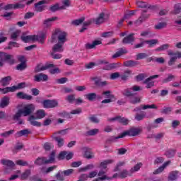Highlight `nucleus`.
<instances>
[{
    "label": "nucleus",
    "instance_id": "f257e3e1",
    "mask_svg": "<svg viewBox=\"0 0 181 181\" xmlns=\"http://www.w3.org/2000/svg\"><path fill=\"white\" fill-rule=\"evenodd\" d=\"M141 132H142V127H132L129 130L124 132L118 136L110 137L109 141H110V142H117V139H119V138H124V136H127V135L128 136H138Z\"/></svg>",
    "mask_w": 181,
    "mask_h": 181
},
{
    "label": "nucleus",
    "instance_id": "f03ea898",
    "mask_svg": "<svg viewBox=\"0 0 181 181\" xmlns=\"http://www.w3.org/2000/svg\"><path fill=\"white\" fill-rule=\"evenodd\" d=\"M35 111V105L33 104L27 105L24 107L23 109H19L15 115H13V121H18V119H21V117H28V115H30L32 112Z\"/></svg>",
    "mask_w": 181,
    "mask_h": 181
},
{
    "label": "nucleus",
    "instance_id": "7ed1b4c3",
    "mask_svg": "<svg viewBox=\"0 0 181 181\" xmlns=\"http://www.w3.org/2000/svg\"><path fill=\"white\" fill-rule=\"evenodd\" d=\"M57 40L59 43H66L67 42V33L59 29L55 30L51 37V43H56Z\"/></svg>",
    "mask_w": 181,
    "mask_h": 181
},
{
    "label": "nucleus",
    "instance_id": "20e7f679",
    "mask_svg": "<svg viewBox=\"0 0 181 181\" xmlns=\"http://www.w3.org/2000/svg\"><path fill=\"white\" fill-rule=\"evenodd\" d=\"M45 39H46V32H41L40 35H26V36H21V40L25 42V43H28V42H35L37 40L40 42L41 45H43L45 42Z\"/></svg>",
    "mask_w": 181,
    "mask_h": 181
},
{
    "label": "nucleus",
    "instance_id": "39448f33",
    "mask_svg": "<svg viewBox=\"0 0 181 181\" xmlns=\"http://www.w3.org/2000/svg\"><path fill=\"white\" fill-rule=\"evenodd\" d=\"M142 88L139 86H134L131 88H127L123 90V95H125V97H132L134 96V93L132 91H141Z\"/></svg>",
    "mask_w": 181,
    "mask_h": 181
},
{
    "label": "nucleus",
    "instance_id": "423d86ee",
    "mask_svg": "<svg viewBox=\"0 0 181 181\" xmlns=\"http://www.w3.org/2000/svg\"><path fill=\"white\" fill-rule=\"evenodd\" d=\"M159 78V75H153L151 76L150 77H148V78H146L143 83L144 84H146V88H151V87H153V86H155V81H152L155 78Z\"/></svg>",
    "mask_w": 181,
    "mask_h": 181
},
{
    "label": "nucleus",
    "instance_id": "0eeeda50",
    "mask_svg": "<svg viewBox=\"0 0 181 181\" xmlns=\"http://www.w3.org/2000/svg\"><path fill=\"white\" fill-rule=\"evenodd\" d=\"M0 59L1 60H6L8 64H13L15 63V59H13V56L11 54H8L4 52H0Z\"/></svg>",
    "mask_w": 181,
    "mask_h": 181
},
{
    "label": "nucleus",
    "instance_id": "6e6552de",
    "mask_svg": "<svg viewBox=\"0 0 181 181\" xmlns=\"http://www.w3.org/2000/svg\"><path fill=\"white\" fill-rule=\"evenodd\" d=\"M42 105L44 108H54L57 107L58 103L56 100H47L42 102Z\"/></svg>",
    "mask_w": 181,
    "mask_h": 181
},
{
    "label": "nucleus",
    "instance_id": "1a4fd4ad",
    "mask_svg": "<svg viewBox=\"0 0 181 181\" xmlns=\"http://www.w3.org/2000/svg\"><path fill=\"white\" fill-rule=\"evenodd\" d=\"M47 80H49V76L43 73L38 74L34 76V81H36L37 83H40V81H47Z\"/></svg>",
    "mask_w": 181,
    "mask_h": 181
},
{
    "label": "nucleus",
    "instance_id": "9d476101",
    "mask_svg": "<svg viewBox=\"0 0 181 181\" xmlns=\"http://www.w3.org/2000/svg\"><path fill=\"white\" fill-rule=\"evenodd\" d=\"M108 21V17L104 13H101L99 16L95 20V23L96 25H101V23H104V22H107Z\"/></svg>",
    "mask_w": 181,
    "mask_h": 181
},
{
    "label": "nucleus",
    "instance_id": "9b49d317",
    "mask_svg": "<svg viewBox=\"0 0 181 181\" xmlns=\"http://www.w3.org/2000/svg\"><path fill=\"white\" fill-rule=\"evenodd\" d=\"M9 104H11V99L8 96H4L0 100V108H6Z\"/></svg>",
    "mask_w": 181,
    "mask_h": 181
},
{
    "label": "nucleus",
    "instance_id": "f8f14e48",
    "mask_svg": "<svg viewBox=\"0 0 181 181\" xmlns=\"http://www.w3.org/2000/svg\"><path fill=\"white\" fill-rule=\"evenodd\" d=\"M134 36H135V33L129 34L122 40V43L124 45H129V43H134V42H135V37Z\"/></svg>",
    "mask_w": 181,
    "mask_h": 181
},
{
    "label": "nucleus",
    "instance_id": "ddd939ff",
    "mask_svg": "<svg viewBox=\"0 0 181 181\" xmlns=\"http://www.w3.org/2000/svg\"><path fill=\"white\" fill-rule=\"evenodd\" d=\"M64 45V43L57 42L52 47V52L62 53V52L64 51V48H63Z\"/></svg>",
    "mask_w": 181,
    "mask_h": 181
},
{
    "label": "nucleus",
    "instance_id": "4468645a",
    "mask_svg": "<svg viewBox=\"0 0 181 181\" xmlns=\"http://www.w3.org/2000/svg\"><path fill=\"white\" fill-rule=\"evenodd\" d=\"M148 18L149 14L142 13L139 19L134 22L135 25L139 26V25H142L143 22H145Z\"/></svg>",
    "mask_w": 181,
    "mask_h": 181
},
{
    "label": "nucleus",
    "instance_id": "2eb2a0df",
    "mask_svg": "<svg viewBox=\"0 0 181 181\" xmlns=\"http://www.w3.org/2000/svg\"><path fill=\"white\" fill-rule=\"evenodd\" d=\"M54 21H57V17H52L50 18H47L44 20L42 25L44 28H50L52 26V23L54 22Z\"/></svg>",
    "mask_w": 181,
    "mask_h": 181
},
{
    "label": "nucleus",
    "instance_id": "dca6fc26",
    "mask_svg": "<svg viewBox=\"0 0 181 181\" xmlns=\"http://www.w3.org/2000/svg\"><path fill=\"white\" fill-rule=\"evenodd\" d=\"M17 98H19L20 100H30L33 97L32 95H28L23 92H18L16 93Z\"/></svg>",
    "mask_w": 181,
    "mask_h": 181
},
{
    "label": "nucleus",
    "instance_id": "f3484780",
    "mask_svg": "<svg viewBox=\"0 0 181 181\" xmlns=\"http://www.w3.org/2000/svg\"><path fill=\"white\" fill-rule=\"evenodd\" d=\"M26 87V83L25 82H22L18 84V86H13L11 87H8L10 90V93H13L16 91V90H21L22 88H25Z\"/></svg>",
    "mask_w": 181,
    "mask_h": 181
},
{
    "label": "nucleus",
    "instance_id": "a211bd4d",
    "mask_svg": "<svg viewBox=\"0 0 181 181\" xmlns=\"http://www.w3.org/2000/svg\"><path fill=\"white\" fill-rule=\"evenodd\" d=\"M45 4L46 1L45 0L40 1L38 3L35 4V11L36 12H42L45 11Z\"/></svg>",
    "mask_w": 181,
    "mask_h": 181
},
{
    "label": "nucleus",
    "instance_id": "6ab92c4d",
    "mask_svg": "<svg viewBox=\"0 0 181 181\" xmlns=\"http://www.w3.org/2000/svg\"><path fill=\"white\" fill-rule=\"evenodd\" d=\"M36 119V117L33 115L30 116L28 118V121L33 127H42V123H40V122H37Z\"/></svg>",
    "mask_w": 181,
    "mask_h": 181
},
{
    "label": "nucleus",
    "instance_id": "aec40b11",
    "mask_svg": "<svg viewBox=\"0 0 181 181\" xmlns=\"http://www.w3.org/2000/svg\"><path fill=\"white\" fill-rule=\"evenodd\" d=\"M54 64H49V65L42 66L40 65H38L35 69V73H40V71L47 70V69H50V67H54Z\"/></svg>",
    "mask_w": 181,
    "mask_h": 181
},
{
    "label": "nucleus",
    "instance_id": "412c9836",
    "mask_svg": "<svg viewBox=\"0 0 181 181\" xmlns=\"http://www.w3.org/2000/svg\"><path fill=\"white\" fill-rule=\"evenodd\" d=\"M127 53H128V51H127V49L124 48H120L115 54L112 56V59H117V57L122 56V54H127Z\"/></svg>",
    "mask_w": 181,
    "mask_h": 181
},
{
    "label": "nucleus",
    "instance_id": "4be33fe9",
    "mask_svg": "<svg viewBox=\"0 0 181 181\" xmlns=\"http://www.w3.org/2000/svg\"><path fill=\"white\" fill-rule=\"evenodd\" d=\"M12 80V77L10 76L2 78L0 81V84L3 86V87H6V86H9V83Z\"/></svg>",
    "mask_w": 181,
    "mask_h": 181
},
{
    "label": "nucleus",
    "instance_id": "5701e85b",
    "mask_svg": "<svg viewBox=\"0 0 181 181\" xmlns=\"http://www.w3.org/2000/svg\"><path fill=\"white\" fill-rule=\"evenodd\" d=\"M168 165H170V161H167L163 163L162 166L154 170L153 175H158V173H162L163 170H165V168L168 166Z\"/></svg>",
    "mask_w": 181,
    "mask_h": 181
},
{
    "label": "nucleus",
    "instance_id": "b1692460",
    "mask_svg": "<svg viewBox=\"0 0 181 181\" xmlns=\"http://www.w3.org/2000/svg\"><path fill=\"white\" fill-rule=\"evenodd\" d=\"M146 117V112H141L140 113H136L135 115L134 119H136V121H142Z\"/></svg>",
    "mask_w": 181,
    "mask_h": 181
},
{
    "label": "nucleus",
    "instance_id": "393cba45",
    "mask_svg": "<svg viewBox=\"0 0 181 181\" xmlns=\"http://www.w3.org/2000/svg\"><path fill=\"white\" fill-rule=\"evenodd\" d=\"M35 117L37 119H42V118H45V117H46V112L43 110H38L35 112Z\"/></svg>",
    "mask_w": 181,
    "mask_h": 181
},
{
    "label": "nucleus",
    "instance_id": "a878e982",
    "mask_svg": "<svg viewBox=\"0 0 181 181\" xmlns=\"http://www.w3.org/2000/svg\"><path fill=\"white\" fill-rule=\"evenodd\" d=\"M54 139L57 141L58 148H62L64 145V139L54 135Z\"/></svg>",
    "mask_w": 181,
    "mask_h": 181
},
{
    "label": "nucleus",
    "instance_id": "bb28decb",
    "mask_svg": "<svg viewBox=\"0 0 181 181\" xmlns=\"http://www.w3.org/2000/svg\"><path fill=\"white\" fill-rule=\"evenodd\" d=\"M70 5H71V1L70 0H64L62 1V5L59 6V9H61V11L66 10Z\"/></svg>",
    "mask_w": 181,
    "mask_h": 181
},
{
    "label": "nucleus",
    "instance_id": "cd10ccee",
    "mask_svg": "<svg viewBox=\"0 0 181 181\" xmlns=\"http://www.w3.org/2000/svg\"><path fill=\"white\" fill-rule=\"evenodd\" d=\"M132 74V71L131 70L124 71V73L120 76L121 80H122L123 81H127V80H128V77H129Z\"/></svg>",
    "mask_w": 181,
    "mask_h": 181
},
{
    "label": "nucleus",
    "instance_id": "c85d7f7f",
    "mask_svg": "<svg viewBox=\"0 0 181 181\" xmlns=\"http://www.w3.org/2000/svg\"><path fill=\"white\" fill-rule=\"evenodd\" d=\"M29 134H30V132H29V129H23L18 132L16 134V136L17 138H21V136H25V135H29Z\"/></svg>",
    "mask_w": 181,
    "mask_h": 181
},
{
    "label": "nucleus",
    "instance_id": "c756f323",
    "mask_svg": "<svg viewBox=\"0 0 181 181\" xmlns=\"http://www.w3.org/2000/svg\"><path fill=\"white\" fill-rule=\"evenodd\" d=\"M2 165H4L5 166H7L8 168H13L15 166V163L11 160H1Z\"/></svg>",
    "mask_w": 181,
    "mask_h": 181
},
{
    "label": "nucleus",
    "instance_id": "7c9ffc66",
    "mask_svg": "<svg viewBox=\"0 0 181 181\" xmlns=\"http://www.w3.org/2000/svg\"><path fill=\"white\" fill-rule=\"evenodd\" d=\"M136 5L139 8H144V9H151V5L144 1H137Z\"/></svg>",
    "mask_w": 181,
    "mask_h": 181
},
{
    "label": "nucleus",
    "instance_id": "2f4dec72",
    "mask_svg": "<svg viewBox=\"0 0 181 181\" xmlns=\"http://www.w3.org/2000/svg\"><path fill=\"white\" fill-rule=\"evenodd\" d=\"M95 84L98 87H105L106 86H108V82L102 81L101 79H95Z\"/></svg>",
    "mask_w": 181,
    "mask_h": 181
},
{
    "label": "nucleus",
    "instance_id": "473e14b6",
    "mask_svg": "<svg viewBox=\"0 0 181 181\" xmlns=\"http://www.w3.org/2000/svg\"><path fill=\"white\" fill-rule=\"evenodd\" d=\"M138 62H135L133 60L127 61L124 63V66L126 67H134V66H138Z\"/></svg>",
    "mask_w": 181,
    "mask_h": 181
},
{
    "label": "nucleus",
    "instance_id": "72a5a7b5",
    "mask_svg": "<svg viewBox=\"0 0 181 181\" xmlns=\"http://www.w3.org/2000/svg\"><path fill=\"white\" fill-rule=\"evenodd\" d=\"M129 101L131 103V104H138L141 103V98L138 96H131Z\"/></svg>",
    "mask_w": 181,
    "mask_h": 181
},
{
    "label": "nucleus",
    "instance_id": "f704fd0d",
    "mask_svg": "<svg viewBox=\"0 0 181 181\" xmlns=\"http://www.w3.org/2000/svg\"><path fill=\"white\" fill-rule=\"evenodd\" d=\"M100 132V129H93L88 132H86V136H94L95 135H97Z\"/></svg>",
    "mask_w": 181,
    "mask_h": 181
},
{
    "label": "nucleus",
    "instance_id": "c9c22d12",
    "mask_svg": "<svg viewBox=\"0 0 181 181\" xmlns=\"http://www.w3.org/2000/svg\"><path fill=\"white\" fill-rule=\"evenodd\" d=\"M47 161V159L45 157L38 158L35 161V165H45V164H47V163H46Z\"/></svg>",
    "mask_w": 181,
    "mask_h": 181
},
{
    "label": "nucleus",
    "instance_id": "e433bc0d",
    "mask_svg": "<svg viewBox=\"0 0 181 181\" xmlns=\"http://www.w3.org/2000/svg\"><path fill=\"white\" fill-rule=\"evenodd\" d=\"M117 121L123 125H128V124H129V119L125 117H122L121 116H117Z\"/></svg>",
    "mask_w": 181,
    "mask_h": 181
},
{
    "label": "nucleus",
    "instance_id": "4c0bfd02",
    "mask_svg": "<svg viewBox=\"0 0 181 181\" xmlns=\"http://www.w3.org/2000/svg\"><path fill=\"white\" fill-rule=\"evenodd\" d=\"M179 172L177 171H173L170 173L168 177L169 180H176L177 177H179Z\"/></svg>",
    "mask_w": 181,
    "mask_h": 181
},
{
    "label": "nucleus",
    "instance_id": "58836bf2",
    "mask_svg": "<svg viewBox=\"0 0 181 181\" xmlns=\"http://www.w3.org/2000/svg\"><path fill=\"white\" fill-rule=\"evenodd\" d=\"M22 149H23V144L22 143H18L13 149V153H18Z\"/></svg>",
    "mask_w": 181,
    "mask_h": 181
},
{
    "label": "nucleus",
    "instance_id": "ea45409f",
    "mask_svg": "<svg viewBox=\"0 0 181 181\" xmlns=\"http://www.w3.org/2000/svg\"><path fill=\"white\" fill-rule=\"evenodd\" d=\"M145 42L148 45V47H153V46H155L159 43V41L156 39H153L150 40H145Z\"/></svg>",
    "mask_w": 181,
    "mask_h": 181
},
{
    "label": "nucleus",
    "instance_id": "a19ab883",
    "mask_svg": "<svg viewBox=\"0 0 181 181\" xmlns=\"http://www.w3.org/2000/svg\"><path fill=\"white\" fill-rule=\"evenodd\" d=\"M175 154H176L175 149H168L165 153L167 158H173V156H175Z\"/></svg>",
    "mask_w": 181,
    "mask_h": 181
},
{
    "label": "nucleus",
    "instance_id": "79ce46f5",
    "mask_svg": "<svg viewBox=\"0 0 181 181\" xmlns=\"http://www.w3.org/2000/svg\"><path fill=\"white\" fill-rule=\"evenodd\" d=\"M181 12V5L176 4L174 7V10L172 11L173 15H179Z\"/></svg>",
    "mask_w": 181,
    "mask_h": 181
},
{
    "label": "nucleus",
    "instance_id": "37998d69",
    "mask_svg": "<svg viewBox=\"0 0 181 181\" xmlns=\"http://www.w3.org/2000/svg\"><path fill=\"white\" fill-rule=\"evenodd\" d=\"M113 162L114 160H106L103 161L100 163V168H102V169H107V165H110V163H112Z\"/></svg>",
    "mask_w": 181,
    "mask_h": 181
},
{
    "label": "nucleus",
    "instance_id": "c03bdc74",
    "mask_svg": "<svg viewBox=\"0 0 181 181\" xmlns=\"http://www.w3.org/2000/svg\"><path fill=\"white\" fill-rule=\"evenodd\" d=\"M141 167H142L141 163H137L136 165H134L133 168H131L130 173H135V172H138V170H139V169H141Z\"/></svg>",
    "mask_w": 181,
    "mask_h": 181
},
{
    "label": "nucleus",
    "instance_id": "a18cd8bd",
    "mask_svg": "<svg viewBox=\"0 0 181 181\" xmlns=\"http://www.w3.org/2000/svg\"><path fill=\"white\" fill-rule=\"evenodd\" d=\"M65 100L68 103H70L71 104H73V103H75V101H76V95H74V94L69 95L68 96H66Z\"/></svg>",
    "mask_w": 181,
    "mask_h": 181
},
{
    "label": "nucleus",
    "instance_id": "49530a36",
    "mask_svg": "<svg viewBox=\"0 0 181 181\" xmlns=\"http://www.w3.org/2000/svg\"><path fill=\"white\" fill-rule=\"evenodd\" d=\"M169 49V44H164L155 49L156 52H163Z\"/></svg>",
    "mask_w": 181,
    "mask_h": 181
},
{
    "label": "nucleus",
    "instance_id": "de8ad7c7",
    "mask_svg": "<svg viewBox=\"0 0 181 181\" xmlns=\"http://www.w3.org/2000/svg\"><path fill=\"white\" fill-rule=\"evenodd\" d=\"M166 22H162V23H158L157 25H155V29L157 30H160L161 29H163L167 26Z\"/></svg>",
    "mask_w": 181,
    "mask_h": 181
},
{
    "label": "nucleus",
    "instance_id": "09e8293b",
    "mask_svg": "<svg viewBox=\"0 0 181 181\" xmlns=\"http://www.w3.org/2000/svg\"><path fill=\"white\" fill-rule=\"evenodd\" d=\"M86 97L89 101H93V100H95V98H97V94L94 93H88L86 95Z\"/></svg>",
    "mask_w": 181,
    "mask_h": 181
},
{
    "label": "nucleus",
    "instance_id": "8fccbe9b",
    "mask_svg": "<svg viewBox=\"0 0 181 181\" xmlns=\"http://www.w3.org/2000/svg\"><path fill=\"white\" fill-rule=\"evenodd\" d=\"M94 153L91 152V151H86L84 154V158L86 159H94Z\"/></svg>",
    "mask_w": 181,
    "mask_h": 181
},
{
    "label": "nucleus",
    "instance_id": "3c124183",
    "mask_svg": "<svg viewBox=\"0 0 181 181\" xmlns=\"http://www.w3.org/2000/svg\"><path fill=\"white\" fill-rule=\"evenodd\" d=\"M91 169H94L93 164H89L83 168L79 169L80 172H87V170H90Z\"/></svg>",
    "mask_w": 181,
    "mask_h": 181
},
{
    "label": "nucleus",
    "instance_id": "603ef678",
    "mask_svg": "<svg viewBox=\"0 0 181 181\" xmlns=\"http://www.w3.org/2000/svg\"><path fill=\"white\" fill-rule=\"evenodd\" d=\"M20 35H21V30H17L11 35V39H12L13 40H16V39L19 37Z\"/></svg>",
    "mask_w": 181,
    "mask_h": 181
},
{
    "label": "nucleus",
    "instance_id": "864d4df0",
    "mask_svg": "<svg viewBox=\"0 0 181 181\" xmlns=\"http://www.w3.org/2000/svg\"><path fill=\"white\" fill-rule=\"evenodd\" d=\"M175 76L174 75H172V74H169L168 76L165 78H164L163 81H162V83L163 84L166 83H169L170 81H172V80H175Z\"/></svg>",
    "mask_w": 181,
    "mask_h": 181
},
{
    "label": "nucleus",
    "instance_id": "5fc2aeb1",
    "mask_svg": "<svg viewBox=\"0 0 181 181\" xmlns=\"http://www.w3.org/2000/svg\"><path fill=\"white\" fill-rule=\"evenodd\" d=\"M142 107V110H148V109H153V110H157L158 107L156 106V105L155 104H152V105H141Z\"/></svg>",
    "mask_w": 181,
    "mask_h": 181
},
{
    "label": "nucleus",
    "instance_id": "6e6d98bb",
    "mask_svg": "<svg viewBox=\"0 0 181 181\" xmlns=\"http://www.w3.org/2000/svg\"><path fill=\"white\" fill-rule=\"evenodd\" d=\"M84 18H81L77 20H74L71 21V25H74L75 26H78V25H81L83 22H84Z\"/></svg>",
    "mask_w": 181,
    "mask_h": 181
},
{
    "label": "nucleus",
    "instance_id": "4d7b16f0",
    "mask_svg": "<svg viewBox=\"0 0 181 181\" xmlns=\"http://www.w3.org/2000/svg\"><path fill=\"white\" fill-rule=\"evenodd\" d=\"M91 25V21H88L83 23V28L79 30L81 33H83L84 30H87V26Z\"/></svg>",
    "mask_w": 181,
    "mask_h": 181
},
{
    "label": "nucleus",
    "instance_id": "13d9d810",
    "mask_svg": "<svg viewBox=\"0 0 181 181\" xmlns=\"http://www.w3.org/2000/svg\"><path fill=\"white\" fill-rule=\"evenodd\" d=\"M148 54L145 52L139 53L136 55V60H141L142 59H146Z\"/></svg>",
    "mask_w": 181,
    "mask_h": 181
},
{
    "label": "nucleus",
    "instance_id": "bf43d9fd",
    "mask_svg": "<svg viewBox=\"0 0 181 181\" xmlns=\"http://www.w3.org/2000/svg\"><path fill=\"white\" fill-rule=\"evenodd\" d=\"M62 91L64 93V94H71V93H74V90H73V88H69V87H64L62 89Z\"/></svg>",
    "mask_w": 181,
    "mask_h": 181
},
{
    "label": "nucleus",
    "instance_id": "052dcab7",
    "mask_svg": "<svg viewBox=\"0 0 181 181\" xmlns=\"http://www.w3.org/2000/svg\"><path fill=\"white\" fill-rule=\"evenodd\" d=\"M168 56L177 57L178 59H180V57H181V52H174L172 50H168Z\"/></svg>",
    "mask_w": 181,
    "mask_h": 181
},
{
    "label": "nucleus",
    "instance_id": "680f3d73",
    "mask_svg": "<svg viewBox=\"0 0 181 181\" xmlns=\"http://www.w3.org/2000/svg\"><path fill=\"white\" fill-rule=\"evenodd\" d=\"M30 176V170H26L24 173H22L21 175V179L22 180H25L28 179Z\"/></svg>",
    "mask_w": 181,
    "mask_h": 181
},
{
    "label": "nucleus",
    "instance_id": "e2e57ef3",
    "mask_svg": "<svg viewBox=\"0 0 181 181\" xmlns=\"http://www.w3.org/2000/svg\"><path fill=\"white\" fill-rule=\"evenodd\" d=\"M113 35H114V31L105 32L101 34V37L105 38L111 37Z\"/></svg>",
    "mask_w": 181,
    "mask_h": 181
},
{
    "label": "nucleus",
    "instance_id": "0e129e2a",
    "mask_svg": "<svg viewBox=\"0 0 181 181\" xmlns=\"http://www.w3.org/2000/svg\"><path fill=\"white\" fill-rule=\"evenodd\" d=\"M56 155V153L54 151H52L49 156V159L46 161V163H53L54 161V156Z\"/></svg>",
    "mask_w": 181,
    "mask_h": 181
},
{
    "label": "nucleus",
    "instance_id": "69168bd1",
    "mask_svg": "<svg viewBox=\"0 0 181 181\" xmlns=\"http://www.w3.org/2000/svg\"><path fill=\"white\" fill-rule=\"evenodd\" d=\"M15 132V130H9L8 132H5L4 133L1 134V136H3L4 138H8L10 135H12Z\"/></svg>",
    "mask_w": 181,
    "mask_h": 181
},
{
    "label": "nucleus",
    "instance_id": "338daca9",
    "mask_svg": "<svg viewBox=\"0 0 181 181\" xmlns=\"http://www.w3.org/2000/svg\"><path fill=\"white\" fill-rule=\"evenodd\" d=\"M134 15H135V11H130L128 13H125L124 18V19H129V18H132V16H134Z\"/></svg>",
    "mask_w": 181,
    "mask_h": 181
},
{
    "label": "nucleus",
    "instance_id": "774afa93",
    "mask_svg": "<svg viewBox=\"0 0 181 181\" xmlns=\"http://www.w3.org/2000/svg\"><path fill=\"white\" fill-rule=\"evenodd\" d=\"M16 165H18V166H28L29 164L27 163V161H25L23 160H18L16 161Z\"/></svg>",
    "mask_w": 181,
    "mask_h": 181
}]
</instances>
